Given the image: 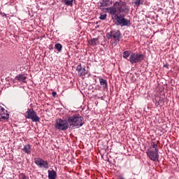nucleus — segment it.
I'll list each match as a JSON object with an SVG mask.
<instances>
[{
	"label": "nucleus",
	"mask_w": 179,
	"mask_h": 179,
	"mask_svg": "<svg viewBox=\"0 0 179 179\" xmlns=\"http://www.w3.org/2000/svg\"><path fill=\"white\" fill-rule=\"evenodd\" d=\"M106 10L109 15H115L117 10L119 13H125L129 10V8H128L125 1L120 0L119 1H115L113 6L107 8Z\"/></svg>",
	"instance_id": "nucleus-1"
},
{
	"label": "nucleus",
	"mask_w": 179,
	"mask_h": 179,
	"mask_svg": "<svg viewBox=\"0 0 179 179\" xmlns=\"http://www.w3.org/2000/svg\"><path fill=\"white\" fill-rule=\"evenodd\" d=\"M67 122L71 128H80L83 125V117L79 114H75L67 117Z\"/></svg>",
	"instance_id": "nucleus-2"
},
{
	"label": "nucleus",
	"mask_w": 179,
	"mask_h": 179,
	"mask_svg": "<svg viewBox=\"0 0 179 179\" xmlns=\"http://www.w3.org/2000/svg\"><path fill=\"white\" fill-rule=\"evenodd\" d=\"M115 17L117 26H122V27H123L124 26H129L131 24V20L125 19V15L122 14L118 15L115 13Z\"/></svg>",
	"instance_id": "nucleus-3"
},
{
	"label": "nucleus",
	"mask_w": 179,
	"mask_h": 179,
	"mask_svg": "<svg viewBox=\"0 0 179 179\" xmlns=\"http://www.w3.org/2000/svg\"><path fill=\"white\" fill-rule=\"evenodd\" d=\"M24 117L27 120H31L33 122H40V117L37 115V113L33 108H28L24 114Z\"/></svg>",
	"instance_id": "nucleus-4"
},
{
	"label": "nucleus",
	"mask_w": 179,
	"mask_h": 179,
	"mask_svg": "<svg viewBox=\"0 0 179 179\" xmlns=\"http://www.w3.org/2000/svg\"><path fill=\"white\" fill-rule=\"evenodd\" d=\"M143 59H145V55L139 53L131 52L128 61H129L130 64L134 65V64L142 62Z\"/></svg>",
	"instance_id": "nucleus-5"
},
{
	"label": "nucleus",
	"mask_w": 179,
	"mask_h": 179,
	"mask_svg": "<svg viewBox=\"0 0 179 179\" xmlns=\"http://www.w3.org/2000/svg\"><path fill=\"white\" fill-rule=\"evenodd\" d=\"M55 127L56 128V129H58V131H66V129L69 128V124L68 123L67 119H57L56 120Z\"/></svg>",
	"instance_id": "nucleus-6"
},
{
	"label": "nucleus",
	"mask_w": 179,
	"mask_h": 179,
	"mask_svg": "<svg viewBox=\"0 0 179 179\" xmlns=\"http://www.w3.org/2000/svg\"><path fill=\"white\" fill-rule=\"evenodd\" d=\"M34 163L40 169H45L46 170L50 169L48 161H45L41 157L34 158Z\"/></svg>",
	"instance_id": "nucleus-7"
},
{
	"label": "nucleus",
	"mask_w": 179,
	"mask_h": 179,
	"mask_svg": "<svg viewBox=\"0 0 179 179\" xmlns=\"http://www.w3.org/2000/svg\"><path fill=\"white\" fill-rule=\"evenodd\" d=\"M147 155L152 162L159 160V152L155 150H148Z\"/></svg>",
	"instance_id": "nucleus-8"
},
{
	"label": "nucleus",
	"mask_w": 179,
	"mask_h": 179,
	"mask_svg": "<svg viewBox=\"0 0 179 179\" xmlns=\"http://www.w3.org/2000/svg\"><path fill=\"white\" fill-rule=\"evenodd\" d=\"M9 120V114L3 107L0 106V121H5Z\"/></svg>",
	"instance_id": "nucleus-9"
},
{
	"label": "nucleus",
	"mask_w": 179,
	"mask_h": 179,
	"mask_svg": "<svg viewBox=\"0 0 179 179\" xmlns=\"http://www.w3.org/2000/svg\"><path fill=\"white\" fill-rule=\"evenodd\" d=\"M110 32L113 38L115 40V43H120L122 38L121 31L120 30H112Z\"/></svg>",
	"instance_id": "nucleus-10"
},
{
	"label": "nucleus",
	"mask_w": 179,
	"mask_h": 179,
	"mask_svg": "<svg viewBox=\"0 0 179 179\" xmlns=\"http://www.w3.org/2000/svg\"><path fill=\"white\" fill-rule=\"evenodd\" d=\"M76 71L79 76H85L86 75V69L82 67V64H80L77 66Z\"/></svg>",
	"instance_id": "nucleus-11"
},
{
	"label": "nucleus",
	"mask_w": 179,
	"mask_h": 179,
	"mask_svg": "<svg viewBox=\"0 0 179 179\" xmlns=\"http://www.w3.org/2000/svg\"><path fill=\"white\" fill-rule=\"evenodd\" d=\"M110 5H113V0H102V1L100 2V8H106Z\"/></svg>",
	"instance_id": "nucleus-12"
},
{
	"label": "nucleus",
	"mask_w": 179,
	"mask_h": 179,
	"mask_svg": "<svg viewBox=\"0 0 179 179\" xmlns=\"http://www.w3.org/2000/svg\"><path fill=\"white\" fill-rule=\"evenodd\" d=\"M15 79L18 82H22L24 83H26V79H27V77H26L24 74H19L15 76Z\"/></svg>",
	"instance_id": "nucleus-13"
},
{
	"label": "nucleus",
	"mask_w": 179,
	"mask_h": 179,
	"mask_svg": "<svg viewBox=\"0 0 179 179\" xmlns=\"http://www.w3.org/2000/svg\"><path fill=\"white\" fill-rule=\"evenodd\" d=\"M22 150L27 155H30V153H31V148L30 147V144L25 145L22 148Z\"/></svg>",
	"instance_id": "nucleus-14"
},
{
	"label": "nucleus",
	"mask_w": 179,
	"mask_h": 179,
	"mask_svg": "<svg viewBox=\"0 0 179 179\" xmlns=\"http://www.w3.org/2000/svg\"><path fill=\"white\" fill-rule=\"evenodd\" d=\"M49 179H57V172L55 171H48Z\"/></svg>",
	"instance_id": "nucleus-15"
},
{
	"label": "nucleus",
	"mask_w": 179,
	"mask_h": 179,
	"mask_svg": "<svg viewBox=\"0 0 179 179\" xmlns=\"http://www.w3.org/2000/svg\"><path fill=\"white\" fill-rule=\"evenodd\" d=\"M90 45H97L99 44V38H94L88 41Z\"/></svg>",
	"instance_id": "nucleus-16"
},
{
	"label": "nucleus",
	"mask_w": 179,
	"mask_h": 179,
	"mask_svg": "<svg viewBox=\"0 0 179 179\" xmlns=\"http://www.w3.org/2000/svg\"><path fill=\"white\" fill-rule=\"evenodd\" d=\"M99 83L101 86L103 87V89H106L108 86L107 80L103 79L101 78H99Z\"/></svg>",
	"instance_id": "nucleus-17"
},
{
	"label": "nucleus",
	"mask_w": 179,
	"mask_h": 179,
	"mask_svg": "<svg viewBox=\"0 0 179 179\" xmlns=\"http://www.w3.org/2000/svg\"><path fill=\"white\" fill-rule=\"evenodd\" d=\"M131 53H132V52L129 51V50H126L124 52H123V58H124V59H129L128 58H129L131 57Z\"/></svg>",
	"instance_id": "nucleus-18"
},
{
	"label": "nucleus",
	"mask_w": 179,
	"mask_h": 179,
	"mask_svg": "<svg viewBox=\"0 0 179 179\" xmlns=\"http://www.w3.org/2000/svg\"><path fill=\"white\" fill-rule=\"evenodd\" d=\"M62 2L64 3L66 6H73V0H62Z\"/></svg>",
	"instance_id": "nucleus-19"
},
{
	"label": "nucleus",
	"mask_w": 179,
	"mask_h": 179,
	"mask_svg": "<svg viewBox=\"0 0 179 179\" xmlns=\"http://www.w3.org/2000/svg\"><path fill=\"white\" fill-rule=\"evenodd\" d=\"M55 48L58 52H61V51H62V45L61 43H56L55 45Z\"/></svg>",
	"instance_id": "nucleus-20"
},
{
	"label": "nucleus",
	"mask_w": 179,
	"mask_h": 179,
	"mask_svg": "<svg viewBox=\"0 0 179 179\" xmlns=\"http://www.w3.org/2000/svg\"><path fill=\"white\" fill-rule=\"evenodd\" d=\"M20 179H29V176H26L24 173H21L19 176Z\"/></svg>",
	"instance_id": "nucleus-21"
},
{
	"label": "nucleus",
	"mask_w": 179,
	"mask_h": 179,
	"mask_svg": "<svg viewBox=\"0 0 179 179\" xmlns=\"http://www.w3.org/2000/svg\"><path fill=\"white\" fill-rule=\"evenodd\" d=\"M106 18H107V14H101L99 17V19L101 20H106Z\"/></svg>",
	"instance_id": "nucleus-22"
},
{
	"label": "nucleus",
	"mask_w": 179,
	"mask_h": 179,
	"mask_svg": "<svg viewBox=\"0 0 179 179\" xmlns=\"http://www.w3.org/2000/svg\"><path fill=\"white\" fill-rule=\"evenodd\" d=\"M136 6H139V5H141V3H143V1H142V0H136L134 2Z\"/></svg>",
	"instance_id": "nucleus-23"
},
{
	"label": "nucleus",
	"mask_w": 179,
	"mask_h": 179,
	"mask_svg": "<svg viewBox=\"0 0 179 179\" xmlns=\"http://www.w3.org/2000/svg\"><path fill=\"white\" fill-rule=\"evenodd\" d=\"M152 146L155 151L159 152V148H157V144L156 143L153 142Z\"/></svg>",
	"instance_id": "nucleus-24"
},
{
	"label": "nucleus",
	"mask_w": 179,
	"mask_h": 179,
	"mask_svg": "<svg viewBox=\"0 0 179 179\" xmlns=\"http://www.w3.org/2000/svg\"><path fill=\"white\" fill-rule=\"evenodd\" d=\"M106 37L107 38H108L110 40V38H113V36L111 35V31L110 32V34H106Z\"/></svg>",
	"instance_id": "nucleus-25"
},
{
	"label": "nucleus",
	"mask_w": 179,
	"mask_h": 179,
	"mask_svg": "<svg viewBox=\"0 0 179 179\" xmlns=\"http://www.w3.org/2000/svg\"><path fill=\"white\" fill-rule=\"evenodd\" d=\"M52 97H56V96H57V92H52Z\"/></svg>",
	"instance_id": "nucleus-26"
},
{
	"label": "nucleus",
	"mask_w": 179,
	"mask_h": 179,
	"mask_svg": "<svg viewBox=\"0 0 179 179\" xmlns=\"http://www.w3.org/2000/svg\"><path fill=\"white\" fill-rule=\"evenodd\" d=\"M164 68H166L167 69H169V64H164Z\"/></svg>",
	"instance_id": "nucleus-27"
},
{
	"label": "nucleus",
	"mask_w": 179,
	"mask_h": 179,
	"mask_svg": "<svg viewBox=\"0 0 179 179\" xmlns=\"http://www.w3.org/2000/svg\"><path fill=\"white\" fill-rule=\"evenodd\" d=\"M50 50H52V48H50Z\"/></svg>",
	"instance_id": "nucleus-28"
},
{
	"label": "nucleus",
	"mask_w": 179,
	"mask_h": 179,
	"mask_svg": "<svg viewBox=\"0 0 179 179\" xmlns=\"http://www.w3.org/2000/svg\"><path fill=\"white\" fill-rule=\"evenodd\" d=\"M50 50H52V48H50Z\"/></svg>",
	"instance_id": "nucleus-29"
},
{
	"label": "nucleus",
	"mask_w": 179,
	"mask_h": 179,
	"mask_svg": "<svg viewBox=\"0 0 179 179\" xmlns=\"http://www.w3.org/2000/svg\"><path fill=\"white\" fill-rule=\"evenodd\" d=\"M135 179V178H134Z\"/></svg>",
	"instance_id": "nucleus-30"
}]
</instances>
